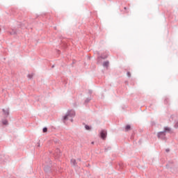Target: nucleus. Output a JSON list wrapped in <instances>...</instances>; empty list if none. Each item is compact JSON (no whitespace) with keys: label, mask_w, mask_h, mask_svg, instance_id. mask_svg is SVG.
Returning a JSON list of instances; mask_svg holds the SVG:
<instances>
[{"label":"nucleus","mask_w":178,"mask_h":178,"mask_svg":"<svg viewBox=\"0 0 178 178\" xmlns=\"http://www.w3.org/2000/svg\"><path fill=\"white\" fill-rule=\"evenodd\" d=\"M3 112H4L5 115H9V110H5V109H3Z\"/></svg>","instance_id":"obj_5"},{"label":"nucleus","mask_w":178,"mask_h":178,"mask_svg":"<svg viewBox=\"0 0 178 178\" xmlns=\"http://www.w3.org/2000/svg\"><path fill=\"white\" fill-rule=\"evenodd\" d=\"M48 131V129L47 127L43 128V133H47Z\"/></svg>","instance_id":"obj_7"},{"label":"nucleus","mask_w":178,"mask_h":178,"mask_svg":"<svg viewBox=\"0 0 178 178\" xmlns=\"http://www.w3.org/2000/svg\"><path fill=\"white\" fill-rule=\"evenodd\" d=\"M3 124H8V121H7V120L3 121Z\"/></svg>","instance_id":"obj_8"},{"label":"nucleus","mask_w":178,"mask_h":178,"mask_svg":"<svg viewBox=\"0 0 178 178\" xmlns=\"http://www.w3.org/2000/svg\"><path fill=\"white\" fill-rule=\"evenodd\" d=\"M72 162H76V160H72Z\"/></svg>","instance_id":"obj_11"},{"label":"nucleus","mask_w":178,"mask_h":178,"mask_svg":"<svg viewBox=\"0 0 178 178\" xmlns=\"http://www.w3.org/2000/svg\"><path fill=\"white\" fill-rule=\"evenodd\" d=\"M0 31H1V29H0Z\"/></svg>","instance_id":"obj_13"},{"label":"nucleus","mask_w":178,"mask_h":178,"mask_svg":"<svg viewBox=\"0 0 178 178\" xmlns=\"http://www.w3.org/2000/svg\"><path fill=\"white\" fill-rule=\"evenodd\" d=\"M130 129H131V127L130 125H127L125 127L126 131H129V130H130Z\"/></svg>","instance_id":"obj_4"},{"label":"nucleus","mask_w":178,"mask_h":178,"mask_svg":"<svg viewBox=\"0 0 178 178\" xmlns=\"http://www.w3.org/2000/svg\"><path fill=\"white\" fill-rule=\"evenodd\" d=\"M124 9H127L126 7L124 8Z\"/></svg>","instance_id":"obj_12"},{"label":"nucleus","mask_w":178,"mask_h":178,"mask_svg":"<svg viewBox=\"0 0 178 178\" xmlns=\"http://www.w3.org/2000/svg\"><path fill=\"white\" fill-rule=\"evenodd\" d=\"M128 76H130V72H128Z\"/></svg>","instance_id":"obj_10"},{"label":"nucleus","mask_w":178,"mask_h":178,"mask_svg":"<svg viewBox=\"0 0 178 178\" xmlns=\"http://www.w3.org/2000/svg\"><path fill=\"white\" fill-rule=\"evenodd\" d=\"M106 131L105 130H102L101 132H100V136H101V138H102V140H105V138H106Z\"/></svg>","instance_id":"obj_2"},{"label":"nucleus","mask_w":178,"mask_h":178,"mask_svg":"<svg viewBox=\"0 0 178 178\" xmlns=\"http://www.w3.org/2000/svg\"><path fill=\"white\" fill-rule=\"evenodd\" d=\"M85 129H86V130H91V127H90L88 125H86Z\"/></svg>","instance_id":"obj_6"},{"label":"nucleus","mask_w":178,"mask_h":178,"mask_svg":"<svg viewBox=\"0 0 178 178\" xmlns=\"http://www.w3.org/2000/svg\"><path fill=\"white\" fill-rule=\"evenodd\" d=\"M161 134H163V132H160V133L159 134V137H161Z\"/></svg>","instance_id":"obj_9"},{"label":"nucleus","mask_w":178,"mask_h":178,"mask_svg":"<svg viewBox=\"0 0 178 178\" xmlns=\"http://www.w3.org/2000/svg\"><path fill=\"white\" fill-rule=\"evenodd\" d=\"M75 113L74 111H70L67 113V114L63 117L64 122H66V120H69V119H72L74 116Z\"/></svg>","instance_id":"obj_1"},{"label":"nucleus","mask_w":178,"mask_h":178,"mask_svg":"<svg viewBox=\"0 0 178 178\" xmlns=\"http://www.w3.org/2000/svg\"><path fill=\"white\" fill-rule=\"evenodd\" d=\"M103 66L104 67H108V66H109V62L108 61H106L103 63Z\"/></svg>","instance_id":"obj_3"}]
</instances>
